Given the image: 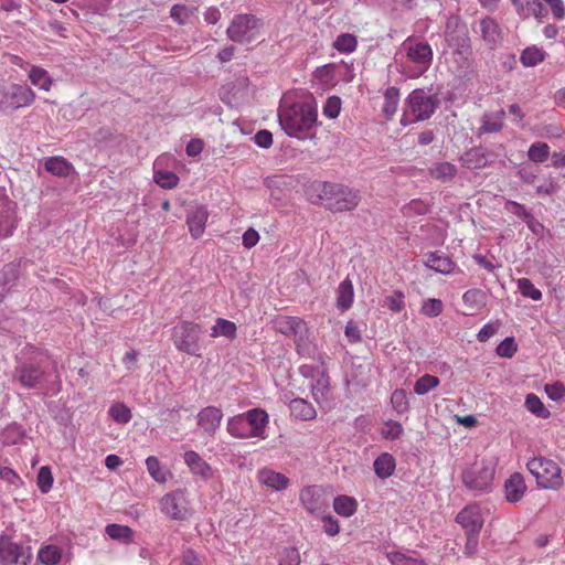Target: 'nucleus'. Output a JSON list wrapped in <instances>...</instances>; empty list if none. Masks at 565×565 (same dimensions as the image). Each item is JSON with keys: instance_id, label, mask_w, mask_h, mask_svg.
I'll use <instances>...</instances> for the list:
<instances>
[{"instance_id": "nucleus-1", "label": "nucleus", "mask_w": 565, "mask_h": 565, "mask_svg": "<svg viewBox=\"0 0 565 565\" xmlns=\"http://www.w3.org/2000/svg\"><path fill=\"white\" fill-rule=\"evenodd\" d=\"M278 121L289 137L307 139L317 122V107L312 103L284 98L278 108Z\"/></svg>"}, {"instance_id": "nucleus-2", "label": "nucleus", "mask_w": 565, "mask_h": 565, "mask_svg": "<svg viewBox=\"0 0 565 565\" xmlns=\"http://www.w3.org/2000/svg\"><path fill=\"white\" fill-rule=\"evenodd\" d=\"M269 416L263 408H253L227 419V433L237 439H266Z\"/></svg>"}, {"instance_id": "nucleus-3", "label": "nucleus", "mask_w": 565, "mask_h": 565, "mask_svg": "<svg viewBox=\"0 0 565 565\" xmlns=\"http://www.w3.org/2000/svg\"><path fill=\"white\" fill-rule=\"evenodd\" d=\"M439 103L437 95L422 88L414 89L406 99L401 124L407 126L430 118Z\"/></svg>"}, {"instance_id": "nucleus-4", "label": "nucleus", "mask_w": 565, "mask_h": 565, "mask_svg": "<svg viewBox=\"0 0 565 565\" xmlns=\"http://www.w3.org/2000/svg\"><path fill=\"white\" fill-rule=\"evenodd\" d=\"M401 52L405 54L406 63L409 66V76L419 77L431 65L433 49L431 46L417 38L409 36L401 45Z\"/></svg>"}, {"instance_id": "nucleus-5", "label": "nucleus", "mask_w": 565, "mask_h": 565, "mask_svg": "<svg viewBox=\"0 0 565 565\" xmlns=\"http://www.w3.org/2000/svg\"><path fill=\"white\" fill-rule=\"evenodd\" d=\"M446 41L452 47L450 68L459 76H466L472 67V52L467 32L461 29L457 32H446Z\"/></svg>"}, {"instance_id": "nucleus-6", "label": "nucleus", "mask_w": 565, "mask_h": 565, "mask_svg": "<svg viewBox=\"0 0 565 565\" xmlns=\"http://www.w3.org/2000/svg\"><path fill=\"white\" fill-rule=\"evenodd\" d=\"M275 329L281 334L294 338L299 354L303 356H313L315 347L307 338L306 322L298 317L280 316L274 321Z\"/></svg>"}, {"instance_id": "nucleus-7", "label": "nucleus", "mask_w": 565, "mask_h": 565, "mask_svg": "<svg viewBox=\"0 0 565 565\" xmlns=\"http://www.w3.org/2000/svg\"><path fill=\"white\" fill-rule=\"evenodd\" d=\"M527 469L537 484L544 489L555 490L563 484L561 468L552 459L535 457L527 462Z\"/></svg>"}, {"instance_id": "nucleus-8", "label": "nucleus", "mask_w": 565, "mask_h": 565, "mask_svg": "<svg viewBox=\"0 0 565 565\" xmlns=\"http://www.w3.org/2000/svg\"><path fill=\"white\" fill-rule=\"evenodd\" d=\"M494 477V465L491 460L481 459L473 462L462 475L465 486L476 493L489 491Z\"/></svg>"}, {"instance_id": "nucleus-9", "label": "nucleus", "mask_w": 565, "mask_h": 565, "mask_svg": "<svg viewBox=\"0 0 565 565\" xmlns=\"http://www.w3.org/2000/svg\"><path fill=\"white\" fill-rule=\"evenodd\" d=\"M201 332L200 324L183 320L172 328L171 339L179 351L199 355Z\"/></svg>"}, {"instance_id": "nucleus-10", "label": "nucleus", "mask_w": 565, "mask_h": 565, "mask_svg": "<svg viewBox=\"0 0 565 565\" xmlns=\"http://www.w3.org/2000/svg\"><path fill=\"white\" fill-rule=\"evenodd\" d=\"M263 26V22L254 14H237L227 28V36L237 43H249L256 40Z\"/></svg>"}, {"instance_id": "nucleus-11", "label": "nucleus", "mask_w": 565, "mask_h": 565, "mask_svg": "<svg viewBox=\"0 0 565 565\" xmlns=\"http://www.w3.org/2000/svg\"><path fill=\"white\" fill-rule=\"evenodd\" d=\"M35 100V93L26 85L10 84L0 86V110L13 111L28 107Z\"/></svg>"}, {"instance_id": "nucleus-12", "label": "nucleus", "mask_w": 565, "mask_h": 565, "mask_svg": "<svg viewBox=\"0 0 565 565\" xmlns=\"http://www.w3.org/2000/svg\"><path fill=\"white\" fill-rule=\"evenodd\" d=\"M32 550L29 545L13 541L10 536H0V565H29Z\"/></svg>"}, {"instance_id": "nucleus-13", "label": "nucleus", "mask_w": 565, "mask_h": 565, "mask_svg": "<svg viewBox=\"0 0 565 565\" xmlns=\"http://www.w3.org/2000/svg\"><path fill=\"white\" fill-rule=\"evenodd\" d=\"M323 194L330 195L329 209L338 212L351 211L360 201L358 192L341 184L326 183Z\"/></svg>"}, {"instance_id": "nucleus-14", "label": "nucleus", "mask_w": 565, "mask_h": 565, "mask_svg": "<svg viewBox=\"0 0 565 565\" xmlns=\"http://www.w3.org/2000/svg\"><path fill=\"white\" fill-rule=\"evenodd\" d=\"M160 510L173 520H185L191 514L186 492L177 490L163 495L160 500Z\"/></svg>"}, {"instance_id": "nucleus-15", "label": "nucleus", "mask_w": 565, "mask_h": 565, "mask_svg": "<svg viewBox=\"0 0 565 565\" xmlns=\"http://www.w3.org/2000/svg\"><path fill=\"white\" fill-rule=\"evenodd\" d=\"M43 376L44 370L39 362H19L13 371V380L24 388H35Z\"/></svg>"}, {"instance_id": "nucleus-16", "label": "nucleus", "mask_w": 565, "mask_h": 565, "mask_svg": "<svg viewBox=\"0 0 565 565\" xmlns=\"http://www.w3.org/2000/svg\"><path fill=\"white\" fill-rule=\"evenodd\" d=\"M299 500L311 514L319 513L328 507L324 490L320 486L305 487L299 493Z\"/></svg>"}, {"instance_id": "nucleus-17", "label": "nucleus", "mask_w": 565, "mask_h": 565, "mask_svg": "<svg viewBox=\"0 0 565 565\" xmlns=\"http://www.w3.org/2000/svg\"><path fill=\"white\" fill-rule=\"evenodd\" d=\"M511 2L516 14L522 20L534 18L541 23L547 15V10L543 4V0H511Z\"/></svg>"}, {"instance_id": "nucleus-18", "label": "nucleus", "mask_w": 565, "mask_h": 565, "mask_svg": "<svg viewBox=\"0 0 565 565\" xmlns=\"http://www.w3.org/2000/svg\"><path fill=\"white\" fill-rule=\"evenodd\" d=\"M456 521L465 529L467 534H479L483 519L479 505L471 504L461 510Z\"/></svg>"}, {"instance_id": "nucleus-19", "label": "nucleus", "mask_w": 565, "mask_h": 565, "mask_svg": "<svg viewBox=\"0 0 565 565\" xmlns=\"http://www.w3.org/2000/svg\"><path fill=\"white\" fill-rule=\"evenodd\" d=\"M196 418L198 426L203 429L204 433L214 435L221 425L223 412L218 407L206 406L199 412Z\"/></svg>"}, {"instance_id": "nucleus-20", "label": "nucleus", "mask_w": 565, "mask_h": 565, "mask_svg": "<svg viewBox=\"0 0 565 565\" xmlns=\"http://www.w3.org/2000/svg\"><path fill=\"white\" fill-rule=\"evenodd\" d=\"M183 460L193 476L200 477L202 480H209L212 478V467L196 451H185Z\"/></svg>"}, {"instance_id": "nucleus-21", "label": "nucleus", "mask_w": 565, "mask_h": 565, "mask_svg": "<svg viewBox=\"0 0 565 565\" xmlns=\"http://www.w3.org/2000/svg\"><path fill=\"white\" fill-rule=\"evenodd\" d=\"M424 265L444 275L451 274L456 268L455 262L441 252H429L425 254Z\"/></svg>"}, {"instance_id": "nucleus-22", "label": "nucleus", "mask_w": 565, "mask_h": 565, "mask_svg": "<svg viewBox=\"0 0 565 565\" xmlns=\"http://www.w3.org/2000/svg\"><path fill=\"white\" fill-rule=\"evenodd\" d=\"M257 481L274 491H282L289 486V479L284 473L270 468L259 469L257 471Z\"/></svg>"}, {"instance_id": "nucleus-23", "label": "nucleus", "mask_w": 565, "mask_h": 565, "mask_svg": "<svg viewBox=\"0 0 565 565\" xmlns=\"http://www.w3.org/2000/svg\"><path fill=\"white\" fill-rule=\"evenodd\" d=\"M487 294L479 288L469 289L462 295V302L468 309V316L480 312L487 306Z\"/></svg>"}, {"instance_id": "nucleus-24", "label": "nucleus", "mask_w": 565, "mask_h": 565, "mask_svg": "<svg viewBox=\"0 0 565 565\" xmlns=\"http://www.w3.org/2000/svg\"><path fill=\"white\" fill-rule=\"evenodd\" d=\"M480 33L483 41L491 47L495 46L502 41V30L499 23L490 18H483L480 23Z\"/></svg>"}, {"instance_id": "nucleus-25", "label": "nucleus", "mask_w": 565, "mask_h": 565, "mask_svg": "<svg viewBox=\"0 0 565 565\" xmlns=\"http://www.w3.org/2000/svg\"><path fill=\"white\" fill-rule=\"evenodd\" d=\"M329 377L324 373H318L311 383V394L313 399L321 406L330 407V387Z\"/></svg>"}, {"instance_id": "nucleus-26", "label": "nucleus", "mask_w": 565, "mask_h": 565, "mask_svg": "<svg viewBox=\"0 0 565 565\" xmlns=\"http://www.w3.org/2000/svg\"><path fill=\"white\" fill-rule=\"evenodd\" d=\"M207 217V210L203 206H195L189 212L186 223L194 238H199L203 234Z\"/></svg>"}, {"instance_id": "nucleus-27", "label": "nucleus", "mask_w": 565, "mask_h": 565, "mask_svg": "<svg viewBox=\"0 0 565 565\" xmlns=\"http://www.w3.org/2000/svg\"><path fill=\"white\" fill-rule=\"evenodd\" d=\"M504 489H505V498L509 502H511V503L519 502L523 498V495L526 491V486H525L524 478L522 477V475L513 473L505 481Z\"/></svg>"}, {"instance_id": "nucleus-28", "label": "nucleus", "mask_w": 565, "mask_h": 565, "mask_svg": "<svg viewBox=\"0 0 565 565\" xmlns=\"http://www.w3.org/2000/svg\"><path fill=\"white\" fill-rule=\"evenodd\" d=\"M504 117L505 113L503 109H500L494 113L484 114L481 118V126L479 128L478 134H497L501 131L503 127Z\"/></svg>"}, {"instance_id": "nucleus-29", "label": "nucleus", "mask_w": 565, "mask_h": 565, "mask_svg": "<svg viewBox=\"0 0 565 565\" xmlns=\"http://www.w3.org/2000/svg\"><path fill=\"white\" fill-rule=\"evenodd\" d=\"M460 162L467 169H480L488 164V158L482 148L476 147L466 151L461 156Z\"/></svg>"}, {"instance_id": "nucleus-30", "label": "nucleus", "mask_w": 565, "mask_h": 565, "mask_svg": "<svg viewBox=\"0 0 565 565\" xmlns=\"http://www.w3.org/2000/svg\"><path fill=\"white\" fill-rule=\"evenodd\" d=\"M289 409L295 418L310 420L317 416L315 407L303 398H294L289 403Z\"/></svg>"}, {"instance_id": "nucleus-31", "label": "nucleus", "mask_w": 565, "mask_h": 565, "mask_svg": "<svg viewBox=\"0 0 565 565\" xmlns=\"http://www.w3.org/2000/svg\"><path fill=\"white\" fill-rule=\"evenodd\" d=\"M375 475L381 479L391 477L396 468L394 457L388 452H382L373 463Z\"/></svg>"}, {"instance_id": "nucleus-32", "label": "nucleus", "mask_w": 565, "mask_h": 565, "mask_svg": "<svg viewBox=\"0 0 565 565\" xmlns=\"http://www.w3.org/2000/svg\"><path fill=\"white\" fill-rule=\"evenodd\" d=\"M354 299V289L352 281L349 278H345L340 282L337 290V307L345 311L351 308Z\"/></svg>"}, {"instance_id": "nucleus-33", "label": "nucleus", "mask_w": 565, "mask_h": 565, "mask_svg": "<svg viewBox=\"0 0 565 565\" xmlns=\"http://www.w3.org/2000/svg\"><path fill=\"white\" fill-rule=\"evenodd\" d=\"M237 327L236 324L227 319L217 318L215 320L214 326L211 329L212 338H226L228 340H233L236 338Z\"/></svg>"}, {"instance_id": "nucleus-34", "label": "nucleus", "mask_w": 565, "mask_h": 565, "mask_svg": "<svg viewBox=\"0 0 565 565\" xmlns=\"http://www.w3.org/2000/svg\"><path fill=\"white\" fill-rule=\"evenodd\" d=\"M45 169L56 177H68L73 171V164L63 157H51L45 161Z\"/></svg>"}, {"instance_id": "nucleus-35", "label": "nucleus", "mask_w": 565, "mask_h": 565, "mask_svg": "<svg viewBox=\"0 0 565 565\" xmlns=\"http://www.w3.org/2000/svg\"><path fill=\"white\" fill-rule=\"evenodd\" d=\"M29 79L32 85L45 92H49L53 84V79L47 71L39 66L31 67L29 71Z\"/></svg>"}, {"instance_id": "nucleus-36", "label": "nucleus", "mask_w": 565, "mask_h": 565, "mask_svg": "<svg viewBox=\"0 0 565 565\" xmlns=\"http://www.w3.org/2000/svg\"><path fill=\"white\" fill-rule=\"evenodd\" d=\"M358 503L356 500L348 495H339L334 498L333 509L334 511L344 518H350L356 512Z\"/></svg>"}, {"instance_id": "nucleus-37", "label": "nucleus", "mask_w": 565, "mask_h": 565, "mask_svg": "<svg viewBox=\"0 0 565 565\" xmlns=\"http://www.w3.org/2000/svg\"><path fill=\"white\" fill-rule=\"evenodd\" d=\"M546 52L535 45L524 49L521 53L520 61L526 67H533L545 60Z\"/></svg>"}, {"instance_id": "nucleus-38", "label": "nucleus", "mask_w": 565, "mask_h": 565, "mask_svg": "<svg viewBox=\"0 0 565 565\" xmlns=\"http://www.w3.org/2000/svg\"><path fill=\"white\" fill-rule=\"evenodd\" d=\"M456 173L457 168L450 162H439L429 169V175L443 182L452 180Z\"/></svg>"}, {"instance_id": "nucleus-39", "label": "nucleus", "mask_w": 565, "mask_h": 565, "mask_svg": "<svg viewBox=\"0 0 565 565\" xmlns=\"http://www.w3.org/2000/svg\"><path fill=\"white\" fill-rule=\"evenodd\" d=\"M398 100L399 89L394 86L388 87L384 94V104L382 108L387 119H391L395 115L398 106Z\"/></svg>"}, {"instance_id": "nucleus-40", "label": "nucleus", "mask_w": 565, "mask_h": 565, "mask_svg": "<svg viewBox=\"0 0 565 565\" xmlns=\"http://www.w3.org/2000/svg\"><path fill=\"white\" fill-rule=\"evenodd\" d=\"M62 558V550L56 545L42 546L38 552V559L44 565H56Z\"/></svg>"}, {"instance_id": "nucleus-41", "label": "nucleus", "mask_w": 565, "mask_h": 565, "mask_svg": "<svg viewBox=\"0 0 565 565\" xmlns=\"http://www.w3.org/2000/svg\"><path fill=\"white\" fill-rule=\"evenodd\" d=\"M358 39L354 34L342 33L333 42V49L342 54H350L356 50Z\"/></svg>"}, {"instance_id": "nucleus-42", "label": "nucleus", "mask_w": 565, "mask_h": 565, "mask_svg": "<svg viewBox=\"0 0 565 565\" xmlns=\"http://www.w3.org/2000/svg\"><path fill=\"white\" fill-rule=\"evenodd\" d=\"M17 226L15 216L13 210L8 207L6 211L0 213V238L10 237Z\"/></svg>"}, {"instance_id": "nucleus-43", "label": "nucleus", "mask_w": 565, "mask_h": 565, "mask_svg": "<svg viewBox=\"0 0 565 565\" xmlns=\"http://www.w3.org/2000/svg\"><path fill=\"white\" fill-rule=\"evenodd\" d=\"M105 532L110 539L124 543H127L132 539V530L127 525L108 524L105 529Z\"/></svg>"}, {"instance_id": "nucleus-44", "label": "nucleus", "mask_w": 565, "mask_h": 565, "mask_svg": "<svg viewBox=\"0 0 565 565\" xmlns=\"http://www.w3.org/2000/svg\"><path fill=\"white\" fill-rule=\"evenodd\" d=\"M439 379L437 376L425 374L420 376L414 385V392L417 395H425L430 392L433 388L439 385Z\"/></svg>"}, {"instance_id": "nucleus-45", "label": "nucleus", "mask_w": 565, "mask_h": 565, "mask_svg": "<svg viewBox=\"0 0 565 565\" xmlns=\"http://www.w3.org/2000/svg\"><path fill=\"white\" fill-rule=\"evenodd\" d=\"M525 407L529 412L541 418H547L550 412L545 408L541 398L535 394H527L525 398Z\"/></svg>"}, {"instance_id": "nucleus-46", "label": "nucleus", "mask_w": 565, "mask_h": 565, "mask_svg": "<svg viewBox=\"0 0 565 565\" xmlns=\"http://www.w3.org/2000/svg\"><path fill=\"white\" fill-rule=\"evenodd\" d=\"M550 156V147L545 142H534L527 150V157L535 163L544 162Z\"/></svg>"}, {"instance_id": "nucleus-47", "label": "nucleus", "mask_w": 565, "mask_h": 565, "mask_svg": "<svg viewBox=\"0 0 565 565\" xmlns=\"http://www.w3.org/2000/svg\"><path fill=\"white\" fill-rule=\"evenodd\" d=\"M391 404L397 414H405L409 409L407 393L403 388L395 390L391 395Z\"/></svg>"}, {"instance_id": "nucleus-48", "label": "nucleus", "mask_w": 565, "mask_h": 565, "mask_svg": "<svg viewBox=\"0 0 565 565\" xmlns=\"http://www.w3.org/2000/svg\"><path fill=\"white\" fill-rule=\"evenodd\" d=\"M518 289L525 298H530L534 301L542 299V291L537 289L529 278L518 279Z\"/></svg>"}, {"instance_id": "nucleus-49", "label": "nucleus", "mask_w": 565, "mask_h": 565, "mask_svg": "<svg viewBox=\"0 0 565 565\" xmlns=\"http://www.w3.org/2000/svg\"><path fill=\"white\" fill-rule=\"evenodd\" d=\"M109 416L119 424H127L131 419V411L124 403H116L108 411Z\"/></svg>"}, {"instance_id": "nucleus-50", "label": "nucleus", "mask_w": 565, "mask_h": 565, "mask_svg": "<svg viewBox=\"0 0 565 565\" xmlns=\"http://www.w3.org/2000/svg\"><path fill=\"white\" fill-rule=\"evenodd\" d=\"M402 212L407 217L425 215L429 212V205L425 201L416 199L404 205Z\"/></svg>"}, {"instance_id": "nucleus-51", "label": "nucleus", "mask_w": 565, "mask_h": 565, "mask_svg": "<svg viewBox=\"0 0 565 565\" xmlns=\"http://www.w3.org/2000/svg\"><path fill=\"white\" fill-rule=\"evenodd\" d=\"M154 181L163 189H173L179 182V177L167 170H157L154 172Z\"/></svg>"}, {"instance_id": "nucleus-52", "label": "nucleus", "mask_w": 565, "mask_h": 565, "mask_svg": "<svg viewBox=\"0 0 565 565\" xmlns=\"http://www.w3.org/2000/svg\"><path fill=\"white\" fill-rule=\"evenodd\" d=\"M444 310V303L440 299L428 298L426 299L420 308V312L429 318L438 317Z\"/></svg>"}, {"instance_id": "nucleus-53", "label": "nucleus", "mask_w": 565, "mask_h": 565, "mask_svg": "<svg viewBox=\"0 0 565 565\" xmlns=\"http://www.w3.org/2000/svg\"><path fill=\"white\" fill-rule=\"evenodd\" d=\"M403 434V426L395 420H386L381 428V435L385 439L395 440Z\"/></svg>"}, {"instance_id": "nucleus-54", "label": "nucleus", "mask_w": 565, "mask_h": 565, "mask_svg": "<svg viewBox=\"0 0 565 565\" xmlns=\"http://www.w3.org/2000/svg\"><path fill=\"white\" fill-rule=\"evenodd\" d=\"M146 466L148 469L149 475L157 481V482H166L167 475L161 469L160 462L157 457L149 456L146 459Z\"/></svg>"}, {"instance_id": "nucleus-55", "label": "nucleus", "mask_w": 565, "mask_h": 565, "mask_svg": "<svg viewBox=\"0 0 565 565\" xmlns=\"http://www.w3.org/2000/svg\"><path fill=\"white\" fill-rule=\"evenodd\" d=\"M405 296L402 291H394L384 299V305L393 312H401L405 308Z\"/></svg>"}, {"instance_id": "nucleus-56", "label": "nucleus", "mask_w": 565, "mask_h": 565, "mask_svg": "<svg viewBox=\"0 0 565 565\" xmlns=\"http://www.w3.org/2000/svg\"><path fill=\"white\" fill-rule=\"evenodd\" d=\"M53 484V476L49 467H41L38 473V487L42 493H47Z\"/></svg>"}, {"instance_id": "nucleus-57", "label": "nucleus", "mask_w": 565, "mask_h": 565, "mask_svg": "<svg viewBox=\"0 0 565 565\" xmlns=\"http://www.w3.org/2000/svg\"><path fill=\"white\" fill-rule=\"evenodd\" d=\"M340 110L341 99L337 96L329 97L323 106V115L330 119H334L339 116Z\"/></svg>"}, {"instance_id": "nucleus-58", "label": "nucleus", "mask_w": 565, "mask_h": 565, "mask_svg": "<svg viewBox=\"0 0 565 565\" xmlns=\"http://www.w3.org/2000/svg\"><path fill=\"white\" fill-rule=\"evenodd\" d=\"M387 556L393 565H425L423 561L406 556L399 552H392Z\"/></svg>"}, {"instance_id": "nucleus-59", "label": "nucleus", "mask_w": 565, "mask_h": 565, "mask_svg": "<svg viewBox=\"0 0 565 565\" xmlns=\"http://www.w3.org/2000/svg\"><path fill=\"white\" fill-rule=\"evenodd\" d=\"M516 344L513 338H505L498 347L497 354L502 358H512L516 352Z\"/></svg>"}, {"instance_id": "nucleus-60", "label": "nucleus", "mask_w": 565, "mask_h": 565, "mask_svg": "<svg viewBox=\"0 0 565 565\" xmlns=\"http://www.w3.org/2000/svg\"><path fill=\"white\" fill-rule=\"evenodd\" d=\"M546 4L553 18L556 21H562L565 19V3L563 0H543V4Z\"/></svg>"}, {"instance_id": "nucleus-61", "label": "nucleus", "mask_w": 565, "mask_h": 565, "mask_svg": "<svg viewBox=\"0 0 565 565\" xmlns=\"http://www.w3.org/2000/svg\"><path fill=\"white\" fill-rule=\"evenodd\" d=\"M170 15L179 24H184L191 15V9L183 4H174Z\"/></svg>"}, {"instance_id": "nucleus-62", "label": "nucleus", "mask_w": 565, "mask_h": 565, "mask_svg": "<svg viewBox=\"0 0 565 565\" xmlns=\"http://www.w3.org/2000/svg\"><path fill=\"white\" fill-rule=\"evenodd\" d=\"M505 210L518 217L522 218L523 221H526V218L531 215L529 211H526L525 206L514 202V201H508L505 203Z\"/></svg>"}, {"instance_id": "nucleus-63", "label": "nucleus", "mask_w": 565, "mask_h": 565, "mask_svg": "<svg viewBox=\"0 0 565 565\" xmlns=\"http://www.w3.org/2000/svg\"><path fill=\"white\" fill-rule=\"evenodd\" d=\"M344 334L351 343H358L362 339L361 330L354 321H349L347 323Z\"/></svg>"}, {"instance_id": "nucleus-64", "label": "nucleus", "mask_w": 565, "mask_h": 565, "mask_svg": "<svg viewBox=\"0 0 565 565\" xmlns=\"http://www.w3.org/2000/svg\"><path fill=\"white\" fill-rule=\"evenodd\" d=\"M300 555L296 548L286 550L279 561V565H299Z\"/></svg>"}]
</instances>
